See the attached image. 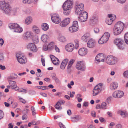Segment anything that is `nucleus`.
Here are the masks:
<instances>
[{
	"mask_svg": "<svg viewBox=\"0 0 128 128\" xmlns=\"http://www.w3.org/2000/svg\"><path fill=\"white\" fill-rule=\"evenodd\" d=\"M4 14L9 16H16L21 13V10L19 7L12 8L10 6L2 11Z\"/></svg>",
	"mask_w": 128,
	"mask_h": 128,
	"instance_id": "nucleus-1",
	"label": "nucleus"
},
{
	"mask_svg": "<svg viewBox=\"0 0 128 128\" xmlns=\"http://www.w3.org/2000/svg\"><path fill=\"white\" fill-rule=\"evenodd\" d=\"M73 2L70 0H67L64 3L62 8L65 15H68L70 13L71 9L72 7Z\"/></svg>",
	"mask_w": 128,
	"mask_h": 128,
	"instance_id": "nucleus-2",
	"label": "nucleus"
},
{
	"mask_svg": "<svg viewBox=\"0 0 128 128\" xmlns=\"http://www.w3.org/2000/svg\"><path fill=\"white\" fill-rule=\"evenodd\" d=\"M124 24L121 21H119L115 25L114 28V33L115 35H118L122 31L124 26Z\"/></svg>",
	"mask_w": 128,
	"mask_h": 128,
	"instance_id": "nucleus-3",
	"label": "nucleus"
},
{
	"mask_svg": "<svg viewBox=\"0 0 128 128\" xmlns=\"http://www.w3.org/2000/svg\"><path fill=\"white\" fill-rule=\"evenodd\" d=\"M8 26L10 28L13 29L14 32L20 33L23 31L22 28L17 23H10L9 24Z\"/></svg>",
	"mask_w": 128,
	"mask_h": 128,
	"instance_id": "nucleus-4",
	"label": "nucleus"
},
{
	"mask_svg": "<svg viewBox=\"0 0 128 128\" xmlns=\"http://www.w3.org/2000/svg\"><path fill=\"white\" fill-rule=\"evenodd\" d=\"M84 6V4L82 3H76L75 6V12L76 14H80L84 12L83 11Z\"/></svg>",
	"mask_w": 128,
	"mask_h": 128,
	"instance_id": "nucleus-5",
	"label": "nucleus"
},
{
	"mask_svg": "<svg viewBox=\"0 0 128 128\" xmlns=\"http://www.w3.org/2000/svg\"><path fill=\"white\" fill-rule=\"evenodd\" d=\"M114 42L119 49L122 50L125 48V46L123 44V40L121 38H116L114 40Z\"/></svg>",
	"mask_w": 128,
	"mask_h": 128,
	"instance_id": "nucleus-6",
	"label": "nucleus"
},
{
	"mask_svg": "<svg viewBox=\"0 0 128 128\" xmlns=\"http://www.w3.org/2000/svg\"><path fill=\"white\" fill-rule=\"evenodd\" d=\"M110 37V34L106 32L98 40V43L100 44H102L106 43Z\"/></svg>",
	"mask_w": 128,
	"mask_h": 128,
	"instance_id": "nucleus-7",
	"label": "nucleus"
},
{
	"mask_svg": "<svg viewBox=\"0 0 128 128\" xmlns=\"http://www.w3.org/2000/svg\"><path fill=\"white\" fill-rule=\"evenodd\" d=\"M11 0H3L0 1V9L2 11L5 9L10 5L9 2Z\"/></svg>",
	"mask_w": 128,
	"mask_h": 128,
	"instance_id": "nucleus-8",
	"label": "nucleus"
},
{
	"mask_svg": "<svg viewBox=\"0 0 128 128\" xmlns=\"http://www.w3.org/2000/svg\"><path fill=\"white\" fill-rule=\"evenodd\" d=\"M116 58L114 56L109 55L108 56L106 59V62L108 64L113 65L116 63Z\"/></svg>",
	"mask_w": 128,
	"mask_h": 128,
	"instance_id": "nucleus-9",
	"label": "nucleus"
},
{
	"mask_svg": "<svg viewBox=\"0 0 128 128\" xmlns=\"http://www.w3.org/2000/svg\"><path fill=\"white\" fill-rule=\"evenodd\" d=\"M16 56L18 62L21 64H24L26 62V59L24 55L18 53L16 54Z\"/></svg>",
	"mask_w": 128,
	"mask_h": 128,
	"instance_id": "nucleus-10",
	"label": "nucleus"
},
{
	"mask_svg": "<svg viewBox=\"0 0 128 128\" xmlns=\"http://www.w3.org/2000/svg\"><path fill=\"white\" fill-rule=\"evenodd\" d=\"M79 15L78 19L81 22H84L87 20L88 15L86 12L85 11L81 13L80 14H78Z\"/></svg>",
	"mask_w": 128,
	"mask_h": 128,
	"instance_id": "nucleus-11",
	"label": "nucleus"
},
{
	"mask_svg": "<svg viewBox=\"0 0 128 128\" xmlns=\"http://www.w3.org/2000/svg\"><path fill=\"white\" fill-rule=\"evenodd\" d=\"M76 68L81 71H84L86 70V67L84 62L83 61L78 62L76 66Z\"/></svg>",
	"mask_w": 128,
	"mask_h": 128,
	"instance_id": "nucleus-12",
	"label": "nucleus"
},
{
	"mask_svg": "<svg viewBox=\"0 0 128 128\" xmlns=\"http://www.w3.org/2000/svg\"><path fill=\"white\" fill-rule=\"evenodd\" d=\"M78 22L76 21H74L73 22L72 25L69 28V30L71 32H76L78 30Z\"/></svg>",
	"mask_w": 128,
	"mask_h": 128,
	"instance_id": "nucleus-13",
	"label": "nucleus"
},
{
	"mask_svg": "<svg viewBox=\"0 0 128 128\" xmlns=\"http://www.w3.org/2000/svg\"><path fill=\"white\" fill-rule=\"evenodd\" d=\"M106 56L102 53L98 54L96 57L95 61L96 62H104L105 60Z\"/></svg>",
	"mask_w": 128,
	"mask_h": 128,
	"instance_id": "nucleus-14",
	"label": "nucleus"
},
{
	"mask_svg": "<svg viewBox=\"0 0 128 128\" xmlns=\"http://www.w3.org/2000/svg\"><path fill=\"white\" fill-rule=\"evenodd\" d=\"M116 18L115 15L112 14L108 15V18L106 20V23L108 25H110Z\"/></svg>",
	"mask_w": 128,
	"mask_h": 128,
	"instance_id": "nucleus-15",
	"label": "nucleus"
},
{
	"mask_svg": "<svg viewBox=\"0 0 128 128\" xmlns=\"http://www.w3.org/2000/svg\"><path fill=\"white\" fill-rule=\"evenodd\" d=\"M51 19L53 22L56 24H58L61 21V19L59 15L54 14L51 16Z\"/></svg>",
	"mask_w": 128,
	"mask_h": 128,
	"instance_id": "nucleus-16",
	"label": "nucleus"
},
{
	"mask_svg": "<svg viewBox=\"0 0 128 128\" xmlns=\"http://www.w3.org/2000/svg\"><path fill=\"white\" fill-rule=\"evenodd\" d=\"M124 92L121 90H117L114 92L112 94L113 97L118 98L122 97L124 95Z\"/></svg>",
	"mask_w": 128,
	"mask_h": 128,
	"instance_id": "nucleus-17",
	"label": "nucleus"
},
{
	"mask_svg": "<svg viewBox=\"0 0 128 128\" xmlns=\"http://www.w3.org/2000/svg\"><path fill=\"white\" fill-rule=\"evenodd\" d=\"M88 52L87 49L84 48H80L78 50L79 54L81 56H84L87 54Z\"/></svg>",
	"mask_w": 128,
	"mask_h": 128,
	"instance_id": "nucleus-18",
	"label": "nucleus"
},
{
	"mask_svg": "<svg viewBox=\"0 0 128 128\" xmlns=\"http://www.w3.org/2000/svg\"><path fill=\"white\" fill-rule=\"evenodd\" d=\"M70 19L69 18H65L60 23V26L62 27H65L67 26L70 23Z\"/></svg>",
	"mask_w": 128,
	"mask_h": 128,
	"instance_id": "nucleus-19",
	"label": "nucleus"
},
{
	"mask_svg": "<svg viewBox=\"0 0 128 128\" xmlns=\"http://www.w3.org/2000/svg\"><path fill=\"white\" fill-rule=\"evenodd\" d=\"M57 39L58 41L62 43L65 42L67 41V39L65 36L61 34H58Z\"/></svg>",
	"mask_w": 128,
	"mask_h": 128,
	"instance_id": "nucleus-20",
	"label": "nucleus"
},
{
	"mask_svg": "<svg viewBox=\"0 0 128 128\" xmlns=\"http://www.w3.org/2000/svg\"><path fill=\"white\" fill-rule=\"evenodd\" d=\"M8 82L10 85L12 87V89H14L16 90H19V87H18L16 84V82L14 81H12L11 80H9Z\"/></svg>",
	"mask_w": 128,
	"mask_h": 128,
	"instance_id": "nucleus-21",
	"label": "nucleus"
},
{
	"mask_svg": "<svg viewBox=\"0 0 128 128\" xmlns=\"http://www.w3.org/2000/svg\"><path fill=\"white\" fill-rule=\"evenodd\" d=\"M27 48L33 52H36L37 50L36 46L34 43L29 44L27 46Z\"/></svg>",
	"mask_w": 128,
	"mask_h": 128,
	"instance_id": "nucleus-22",
	"label": "nucleus"
},
{
	"mask_svg": "<svg viewBox=\"0 0 128 128\" xmlns=\"http://www.w3.org/2000/svg\"><path fill=\"white\" fill-rule=\"evenodd\" d=\"M50 57L52 63L54 64L57 65L59 64L60 62L59 60L54 56L50 55Z\"/></svg>",
	"mask_w": 128,
	"mask_h": 128,
	"instance_id": "nucleus-23",
	"label": "nucleus"
},
{
	"mask_svg": "<svg viewBox=\"0 0 128 128\" xmlns=\"http://www.w3.org/2000/svg\"><path fill=\"white\" fill-rule=\"evenodd\" d=\"M95 44V40L93 39L90 38L88 42L87 46L89 48H92L94 46Z\"/></svg>",
	"mask_w": 128,
	"mask_h": 128,
	"instance_id": "nucleus-24",
	"label": "nucleus"
},
{
	"mask_svg": "<svg viewBox=\"0 0 128 128\" xmlns=\"http://www.w3.org/2000/svg\"><path fill=\"white\" fill-rule=\"evenodd\" d=\"M74 45L72 44L69 43L66 46V50L68 52H71L74 48Z\"/></svg>",
	"mask_w": 128,
	"mask_h": 128,
	"instance_id": "nucleus-25",
	"label": "nucleus"
},
{
	"mask_svg": "<svg viewBox=\"0 0 128 128\" xmlns=\"http://www.w3.org/2000/svg\"><path fill=\"white\" fill-rule=\"evenodd\" d=\"M41 39L44 43L48 42L49 41V38L47 34H43L41 36Z\"/></svg>",
	"mask_w": 128,
	"mask_h": 128,
	"instance_id": "nucleus-26",
	"label": "nucleus"
},
{
	"mask_svg": "<svg viewBox=\"0 0 128 128\" xmlns=\"http://www.w3.org/2000/svg\"><path fill=\"white\" fill-rule=\"evenodd\" d=\"M68 62V60L67 58H66L63 60L61 63L60 68L62 70L64 69Z\"/></svg>",
	"mask_w": 128,
	"mask_h": 128,
	"instance_id": "nucleus-27",
	"label": "nucleus"
},
{
	"mask_svg": "<svg viewBox=\"0 0 128 128\" xmlns=\"http://www.w3.org/2000/svg\"><path fill=\"white\" fill-rule=\"evenodd\" d=\"M118 86V84L117 82H114L110 84V88L112 90L116 89Z\"/></svg>",
	"mask_w": 128,
	"mask_h": 128,
	"instance_id": "nucleus-28",
	"label": "nucleus"
},
{
	"mask_svg": "<svg viewBox=\"0 0 128 128\" xmlns=\"http://www.w3.org/2000/svg\"><path fill=\"white\" fill-rule=\"evenodd\" d=\"M102 90H100L97 86H95L93 90V95L94 96L97 95Z\"/></svg>",
	"mask_w": 128,
	"mask_h": 128,
	"instance_id": "nucleus-29",
	"label": "nucleus"
},
{
	"mask_svg": "<svg viewBox=\"0 0 128 128\" xmlns=\"http://www.w3.org/2000/svg\"><path fill=\"white\" fill-rule=\"evenodd\" d=\"M74 62V60L72 59H71L68 62L67 67V69L68 71L70 72L71 68Z\"/></svg>",
	"mask_w": 128,
	"mask_h": 128,
	"instance_id": "nucleus-30",
	"label": "nucleus"
},
{
	"mask_svg": "<svg viewBox=\"0 0 128 128\" xmlns=\"http://www.w3.org/2000/svg\"><path fill=\"white\" fill-rule=\"evenodd\" d=\"M32 18L31 16H29L26 18L25 22L26 24L28 25L30 24L32 22Z\"/></svg>",
	"mask_w": 128,
	"mask_h": 128,
	"instance_id": "nucleus-31",
	"label": "nucleus"
},
{
	"mask_svg": "<svg viewBox=\"0 0 128 128\" xmlns=\"http://www.w3.org/2000/svg\"><path fill=\"white\" fill-rule=\"evenodd\" d=\"M24 36L25 38L26 39L30 38H32V37L33 34L31 31H28L26 32Z\"/></svg>",
	"mask_w": 128,
	"mask_h": 128,
	"instance_id": "nucleus-32",
	"label": "nucleus"
},
{
	"mask_svg": "<svg viewBox=\"0 0 128 128\" xmlns=\"http://www.w3.org/2000/svg\"><path fill=\"white\" fill-rule=\"evenodd\" d=\"M42 30L44 31L47 30L49 28L48 25L46 23H43L42 24Z\"/></svg>",
	"mask_w": 128,
	"mask_h": 128,
	"instance_id": "nucleus-33",
	"label": "nucleus"
},
{
	"mask_svg": "<svg viewBox=\"0 0 128 128\" xmlns=\"http://www.w3.org/2000/svg\"><path fill=\"white\" fill-rule=\"evenodd\" d=\"M89 34L88 33L85 34L82 37V39L85 42H87L89 39Z\"/></svg>",
	"mask_w": 128,
	"mask_h": 128,
	"instance_id": "nucleus-34",
	"label": "nucleus"
},
{
	"mask_svg": "<svg viewBox=\"0 0 128 128\" xmlns=\"http://www.w3.org/2000/svg\"><path fill=\"white\" fill-rule=\"evenodd\" d=\"M32 29L33 31L36 34H39L40 32V29L38 27L35 26H33Z\"/></svg>",
	"mask_w": 128,
	"mask_h": 128,
	"instance_id": "nucleus-35",
	"label": "nucleus"
},
{
	"mask_svg": "<svg viewBox=\"0 0 128 128\" xmlns=\"http://www.w3.org/2000/svg\"><path fill=\"white\" fill-rule=\"evenodd\" d=\"M119 113L123 118H125L128 116V114L126 112L120 110L119 111Z\"/></svg>",
	"mask_w": 128,
	"mask_h": 128,
	"instance_id": "nucleus-36",
	"label": "nucleus"
},
{
	"mask_svg": "<svg viewBox=\"0 0 128 128\" xmlns=\"http://www.w3.org/2000/svg\"><path fill=\"white\" fill-rule=\"evenodd\" d=\"M74 47L76 49H77L79 46V41L78 39H75L74 40Z\"/></svg>",
	"mask_w": 128,
	"mask_h": 128,
	"instance_id": "nucleus-37",
	"label": "nucleus"
},
{
	"mask_svg": "<svg viewBox=\"0 0 128 128\" xmlns=\"http://www.w3.org/2000/svg\"><path fill=\"white\" fill-rule=\"evenodd\" d=\"M55 108L56 109L59 110H60L62 108L61 106V105L59 104V102H57L55 106Z\"/></svg>",
	"mask_w": 128,
	"mask_h": 128,
	"instance_id": "nucleus-38",
	"label": "nucleus"
},
{
	"mask_svg": "<svg viewBox=\"0 0 128 128\" xmlns=\"http://www.w3.org/2000/svg\"><path fill=\"white\" fill-rule=\"evenodd\" d=\"M54 42H50L48 45V49L49 50H52L54 47Z\"/></svg>",
	"mask_w": 128,
	"mask_h": 128,
	"instance_id": "nucleus-39",
	"label": "nucleus"
},
{
	"mask_svg": "<svg viewBox=\"0 0 128 128\" xmlns=\"http://www.w3.org/2000/svg\"><path fill=\"white\" fill-rule=\"evenodd\" d=\"M79 120V116H76L72 118H71L72 120L74 122H78Z\"/></svg>",
	"mask_w": 128,
	"mask_h": 128,
	"instance_id": "nucleus-40",
	"label": "nucleus"
},
{
	"mask_svg": "<svg viewBox=\"0 0 128 128\" xmlns=\"http://www.w3.org/2000/svg\"><path fill=\"white\" fill-rule=\"evenodd\" d=\"M124 40L125 43L128 45V32L124 34Z\"/></svg>",
	"mask_w": 128,
	"mask_h": 128,
	"instance_id": "nucleus-41",
	"label": "nucleus"
},
{
	"mask_svg": "<svg viewBox=\"0 0 128 128\" xmlns=\"http://www.w3.org/2000/svg\"><path fill=\"white\" fill-rule=\"evenodd\" d=\"M106 105V102H103L101 105V108L104 110L106 109L107 108Z\"/></svg>",
	"mask_w": 128,
	"mask_h": 128,
	"instance_id": "nucleus-42",
	"label": "nucleus"
},
{
	"mask_svg": "<svg viewBox=\"0 0 128 128\" xmlns=\"http://www.w3.org/2000/svg\"><path fill=\"white\" fill-rule=\"evenodd\" d=\"M31 109L32 111V115L34 116H35L36 114V110L34 107L32 106L31 107Z\"/></svg>",
	"mask_w": 128,
	"mask_h": 128,
	"instance_id": "nucleus-43",
	"label": "nucleus"
},
{
	"mask_svg": "<svg viewBox=\"0 0 128 128\" xmlns=\"http://www.w3.org/2000/svg\"><path fill=\"white\" fill-rule=\"evenodd\" d=\"M33 42L35 44H37L39 42V40L38 36H36L35 38H33L32 39Z\"/></svg>",
	"mask_w": 128,
	"mask_h": 128,
	"instance_id": "nucleus-44",
	"label": "nucleus"
},
{
	"mask_svg": "<svg viewBox=\"0 0 128 128\" xmlns=\"http://www.w3.org/2000/svg\"><path fill=\"white\" fill-rule=\"evenodd\" d=\"M52 77L53 79L56 82H59V80L56 76L55 74L52 75Z\"/></svg>",
	"mask_w": 128,
	"mask_h": 128,
	"instance_id": "nucleus-45",
	"label": "nucleus"
},
{
	"mask_svg": "<svg viewBox=\"0 0 128 128\" xmlns=\"http://www.w3.org/2000/svg\"><path fill=\"white\" fill-rule=\"evenodd\" d=\"M123 75L124 77L128 78V70L124 71L123 73Z\"/></svg>",
	"mask_w": 128,
	"mask_h": 128,
	"instance_id": "nucleus-46",
	"label": "nucleus"
},
{
	"mask_svg": "<svg viewBox=\"0 0 128 128\" xmlns=\"http://www.w3.org/2000/svg\"><path fill=\"white\" fill-rule=\"evenodd\" d=\"M43 49L45 51L50 50L48 49V46L47 45L44 44V45Z\"/></svg>",
	"mask_w": 128,
	"mask_h": 128,
	"instance_id": "nucleus-47",
	"label": "nucleus"
},
{
	"mask_svg": "<svg viewBox=\"0 0 128 128\" xmlns=\"http://www.w3.org/2000/svg\"><path fill=\"white\" fill-rule=\"evenodd\" d=\"M18 90V92H23L24 93H26L27 92V90H26L22 88L20 89L19 88V90Z\"/></svg>",
	"mask_w": 128,
	"mask_h": 128,
	"instance_id": "nucleus-48",
	"label": "nucleus"
},
{
	"mask_svg": "<svg viewBox=\"0 0 128 128\" xmlns=\"http://www.w3.org/2000/svg\"><path fill=\"white\" fill-rule=\"evenodd\" d=\"M102 83H100L98 84L95 86H97V88H99L100 89L102 90Z\"/></svg>",
	"mask_w": 128,
	"mask_h": 128,
	"instance_id": "nucleus-49",
	"label": "nucleus"
},
{
	"mask_svg": "<svg viewBox=\"0 0 128 128\" xmlns=\"http://www.w3.org/2000/svg\"><path fill=\"white\" fill-rule=\"evenodd\" d=\"M18 98L20 102L24 104L26 103V101L24 99L20 97H18Z\"/></svg>",
	"mask_w": 128,
	"mask_h": 128,
	"instance_id": "nucleus-50",
	"label": "nucleus"
},
{
	"mask_svg": "<svg viewBox=\"0 0 128 128\" xmlns=\"http://www.w3.org/2000/svg\"><path fill=\"white\" fill-rule=\"evenodd\" d=\"M4 58V57L3 56V54L2 53H0V62H2Z\"/></svg>",
	"mask_w": 128,
	"mask_h": 128,
	"instance_id": "nucleus-51",
	"label": "nucleus"
},
{
	"mask_svg": "<svg viewBox=\"0 0 128 128\" xmlns=\"http://www.w3.org/2000/svg\"><path fill=\"white\" fill-rule=\"evenodd\" d=\"M4 116V114L3 111L0 110V120L3 118Z\"/></svg>",
	"mask_w": 128,
	"mask_h": 128,
	"instance_id": "nucleus-52",
	"label": "nucleus"
},
{
	"mask_svg": "<svg viewBox=\"0 0 128 128\" xmlns=\"http://www.w3.org/2000/svg\"><path fill=\"white\" fill-rule=\"evenodd\" d=\"M114 125L115 123L113 122H112L110 124L108 127L109 128H112V127Z\"/></svg>",
	"mask_w": 128,
	"mask_h": 128,
	"instance_id": "nucleus-53",
	"label": "nucleus"
},
{
	"mask_svg": "<svg viewBox=\"0 0 128 128\" xmlns=\"http://www.w3.org/2000/svg\"><path fill=\"white\" fill-rule=\"evenodd\" d=\"M36 94L34 90H31L29 91V94L31 95H34Z\"/></svg>",
	"mask_w": 128,
	"mask_h": 128,
	"instance_id": "nucleus-54",
	"label": "nucleus"
},
{
	"mask_svg": "<svg viewBox=\"0 0 128 128\" xmlns=\"http://www.w3.org/2000/svg\"><path fill=\"white\" fill-rule=\"evenodd\" d=\"M94 30L95 33H98L99 31V30L98 28H95L94 29Z\"/></svg>",
	"mask_w": 128,
	"mask_h": 128,
	"instance_id": "nucleus-55",
	"label": "nucleus"
},
{
	"mask_svg": "<svg viewBox=\"0 0 128 128\" xmlns=\"http://www.w3.org/2000/svg\"><path fill=\"white\" fill-rule=\"evenodd\" d=\"M96 112L94 111H92L91 112V115L93 117H95L96 116Z\"/></svg>",
	"mask_w": 128,
	"mask_h": 128,
	"instance_id": "nucleus-56",
	"label": "nucleus"
},
{
	"mask_svg": "<svg viewBox=\"0 0 128 128\" xmlns=\"http://www.w3.org/2000/svg\"><path fill=\"white\" fill-rule=\"evenodd\" d=\"M59 125L61 128H66L65 126L61 122H60L59 123Z\"/></svg>",
	"mask_w": 128,
	"mask_h": 128,
	"instance_id": "nucleus-57",
	"label": "nucleus"
},
{
	"mask_svg": "<svg viewBox=\"0 0 128 128\" xmlns=\"http://www.w3.org/2000/svg\"><path fill=\"white\" fill-rule=\"evenodd\" d=\"M41 62L42 63V65L44 66H45V60L44 58H41Z\"/></svg>",
	"mask_w": 128,
	"mask_h": 128,
	"instance_id": "nucleus-58",
	"label": "nucleus"
},
{
	"mask_svg": "<svg viewBox=\"0 0 128 128\" xmlns=\"http://www.w3.org/2000/svg\"><path fill=\"white\" fill-rule=\"evenodd\" d=\"M58 102H59V104L61 105L62 104H64L65 102V101L63 100H62L59 101H58Z\"/></svg>",
	"mask_w": 128,
	"mask_h": 128,
	"instance_id": "nucleus-59",
	"label": "nucleus"
},
{
	"mask_svg": "<svg viewBox=\"0 0 128 128\" xmlns=\"http://www.w3.org/2000/svg\"><path fill=\"white\" fill-rule=\"evenodd\" d=\"M4 43V41L2 38H1L0 39V45L2 46Z\"/></svg>",
	"mask_w": 128,
	"mask_h": 128,
	"instance_id": "nucleus-60",
	"label": "nucleus"
},
{
	"mask_svg": "<svg viewBox=\"0 0 128 128\" xmlns=\"http://www.w3.org/2000/svg\"><path fill=\"white\" fill-rule=\"evenodd\" d=\"M54 49L56 52H60V50L58 48L57 46H55Z\"/></svg>",
	"mask_w": 128,
	"mask_h": 128,
	"instance_id": "nucleus-61",
	"label": "nucleus"
},
{
	"mask_svg": "<svg viewBox=\"0 0 128 128\" xmlns=\"http://www.w3.org/2000/svg\"><path fill=\"white\" fill-rule=\"evenodd\" d=\"M67 113L68 115L70 116L72 114L71 110H68L67 111Z\"/></svg>",
	"mask_w": 128,
	"mask_h": 128,
	"instance_id": "nucleus-62",
	"label": "nucleus"
},
{
	"mask_svg": "<svg viewBox=\"0 0 128 128\" xmlns=\"http://www.w3.org/2000/svg\"><path fill=\"white\" fill-rule=\"evenodd\" d=\"M18 105V103L16 102H14L13 104L12 107L14 108H16Z\"/></svg>",
	"mask_w": 128,
	"mask_h": 128,
	"instance_id": "nucleus-63",
	"label": "nucleus"
},
{
	"mask_svg": "<svg viewBox=\"0 0 128 128\" xmlns=\"http://www.w3.org/2000/svg\"><path fill=\"white\" fill-rule=\"evenodd\" d=\"M27 117V116L26 114H24L22 116V119L23 120H26V119Z\"/></svg>",
	"mask_w": 128,
	"mask_h": 128,
	"instance_id": "nucleus-64",
	"label": "nucleus"
}]
</instances>
